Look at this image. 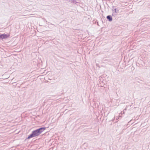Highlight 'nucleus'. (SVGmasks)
<instances>
[{"label":"nucleus","instance_id":"1","mask_svg":"<svg viewBox=\"0 0 150 150\" xmlns=\"http://www.w3.org/2000/svg\"><path fill=\"white\" fill-rule=\"evenodd\" d=\"M46 129L45 127H40L39 129L33 131L32 133L28 136L27 139L38 136Z\"/></svg>","mask_w":150,"mask_h":150},{"label":"nucleus","instance_id":"8","mask_svg":"<svg viewBox=\"0 0 150 150\" xmlns=\"http://www.w3.org/2000/svg\"><path fill=\"white\" fill-rule=\"evenodd\" d=\"M2 38V39H3V38Z\"/></svg>","mask_w":150,"mask_h":150},{"label":"nucleus","instance_id":"5","mask_svg":"<svg viewBox=\"0 0 150 150\" xmlns=\"http://www.w3.org/2000/svg\"><path fill=\"white\" fill-rule=\"evenodd\" d=\"M126 110V108H125V109L124 110Z\"/></svg>","mask_w":150,"mask_h":150},{"label":"nucleus","instance_id":"7","mask_svg":"<svg viewBox=\"0 0 150 150\" xmlns=\"http://www.w3.org/2000/svg\"><path fill=\"white\" fill-rule=\"evenodd\" d=\"M116 120H117V118H116Z\"/></svg>","mask_w":150,"mask_h":150},{"label":"nucleus","instance_id":"6","mask_svg":"<svg viewBox=\"0 0 150 150\" xmlns=\"http://www.w3.org/2000/svg\"><path fill=\"white\" fill-rule=\"evenodd\" d=\"M120 114H119V117H120Z\"/></svg>","mask_w":150,"mask_h":150},{"label":"nucleus","instance_id":"3","mask_svg":"<svg viewBox=\"0 0 150 150\" xmlns=\"http://www.w3.org/2000/svg\"><path fill=\"white\" fill-rule=\"evenodd\" d=\"M107 18L110 21H111L112 20V18L110 16H107Z\"/></svg>","mask_w":150,"mask_h":150},{"label":"nucleus","instance_id":"4","mask_svg":"<svg viewBox=\"0 0 150 150\" xmlns=\"http://www.w3.org/2000/svg\"><path fill=\"white\" fill-rule=\"evenodd\" d=\"M115 13H118L119 12V10L118 9L115 8Z\"/></svg>","mask_w":150,"mask_h":150},{"label":"nucleus","instance_id":"2","mask_svg":"<svg viewBox=\"0 0 150 150\" xmlns=\"http://www.w3.org/2000/svg\"><path fill=\"white\" fill-rule=\"evenodd\" d=\"M9 36V35L8 34H0V38H7Z\"/></svg>","mask_w":150,"mask_h":150}]
</instances>
